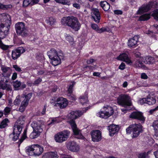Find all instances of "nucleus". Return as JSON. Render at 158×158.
<instances>
[{"instance_id":"obj_55","label":"nucleus","mask_w":158,"mask_h":158,"mask_svg":"<svg viewBox=\"0 0 158 158\" xmlns=\"http://www.w3.org/2000/svg\"><path fill=\"white\" fill-rule=\"evenodd\" d=\"M141 78L143 79H146L148 78V77L146 73H143L141 75Z\"/></svg>"},{"instance_id":"obj_50","label":"nucleus","mask_w":158,"mask_h":158,"mask_svg":"<svg viewBox=\"0 0 158 158\" xmlns=\"http://www.w3.org/2000/svg\"><path fill=\"white\" fill-rule=\"evenodd\" d=\"M139 158H148V155L146 153H140L138 156Z\"/></svg>"},{"instance_id":"obj_11","label":"nucleus","mask_w":158,"mask_h":158,"mask_svg":"<svg viewBox=\"0 0 158 158\" xmlns=\"http://www.w3.org/2000/svg\"><path fill=\"white\" fill-rule=\"evenodd\" d=\"M23 126L18 124L17 123L14 125L13 133L10 135V137L12 138L14 141H15L19 138V135L22 131Z\"/></svg>"},{"instance_id":"obj_22","label":"nucleus","mask_w":158,"mask_h":158,"mask_svg":"<svg viewBox=\"0 0 158 158\" xmlns=\"http://www.w3.org/2000/svg\"><path fill=\"white\" fill-rule=\"evenodd\" d=\"M67 148L73 152H77L79 149V147L76 143L74 141L69 142L67 143Z\"/></svg>"},{"instance_id":"obj_51","label":"nucleus","mask_w":158,"mask_h":158,"mask_svg":"<svg viewBox=\"0 0 158 158\" xmlns=\"http://www.w3.org/2000/svg\"><path fill=\"white\" fill-rule=\"evenodd\" d=\"M29 5H31V2H30L29 0H24L23 1V5L24 6L26 7Z\"/></svg>"},{"instance_id":"obj_24","label":"nucleus","mask_w":158,"mask_h":158,"mask_svg":"<svg viewBox=\"0 0 158 158\" xmlns=\"http://www.w3.org/2000/svg\"><path fill=\"white\" fill-rule=\"evenodd\" d=\"M138 41V38L136 36H134L130 39L128 42V45L130 47H133L135 46Z\"/></svg>"},{"instance_id":"obj_13","label":"nucleus","mask_w":158,"mask_h":158,"mask_svg":"<svg viewBox=\"0 0 158 158\" xmlns=\"http://www.w3.org/2000/svg\"><path fill=\"white\" fill-rule=\"evenodd\" d=\"M156 102V100L155 98L152 97H151L150 96H148L146 98H144L139 100V103L141 104L146 103L149 105H151L155 104Z\"/></svg>"},{"instance_id":"obj_42","label":"nucleus","mask_w":158,"mask_h":158,"mask_svg":"<svg viewBox=\"0 0 158 158\" xmlns=\"http://www.w3.org/2000/svg\"><path fill=\"white\" fill-rule=\"evenodd\" d=\"M25 116H21L19 117V119L17 121L18 124H20L22 126L24 124V122L25 120Z\"/></svg>"},{"instance_id":"obj_18","label":"nucleus","mask_w":158,"mask_h":158,"mask_svg":"<svg viewBox=\"0 0 158 158\" xmlns=\"http://www.w3.org/2000/svg\"><path fill=\"white\" fill-rule=\"evenodd\" d=\"M91 135L92 140L94 142H98L101 139V133L99 130L93 131L91 133Z\"/></svg>"},{"instance_id":"obj_39","label":"nucleus","mask_w":158,"mask_h":158,"mask_svg":"<svg viewBox=\"0 0 158 158\" xmlns=\"http://www.w3.org/2000/svg\"><path fill=\"white\" fill-rule=\"evenodd\" d=\"M57 3L62 4L64 5H68L69 6L70 3L69 0H55Z\"/></svg>"},{"instance_id":"obj_14","label":"nucleus","mask_w":158,"mask_h":158,"mask_svg":"<svg viewBox=\"0 0 158 158\" xmlns=\"http://www.w3.org/2000/svg\"><path fill=\"white\" fill-rule=\"evenodd\" d=\"M0 19L1 23H4V26L10 27V17L9 15L6 13H3L0 15Z\"/></svg>"},{"instance_id":"obj_5","label":"nucleus","mask_w":158,"mask_h":158,"mask_svg":"<svg viewBox=\"0 0 158 158\" xmlns=\"http://www.w3.org/2000/svg\"><path fill=\"white\" fill-rule=\"evenodd\" d=\"M102 110V111L99 112L97 114L98 117L102 118H107L112 115L114 113L113 108L108 105L104 106Z\"/></svg>"},{"instance_id":"obj_17","label":"nucleus","mask_w":158,"mask_h":158,"mask_svg":"<svg viewBox=\"0 0 158 158\" xmlns=\"http://www.w3.org/2000/svg\"><path fill=\"white\" fill-rule=\"evenodd\" d=\"M91 10V15L92 18L95 22L99 23L101 19L99 10L96 8H93Z\"/></svg>"},{"instance_id":"obj_33","label":"nucleus","mask_w":158,"mask_h":158,"mask_svg":"<svg viewBox=\"0 0 158 158\" xmlns=\"http://www.w3.org/2000/svg\"><path fill=\"white\" fill-rule=\"evenodd\" d=\"M62 119L60 117H58L53 118L50 123H48V125H50L52 124H54L61 122Z\"/></svg>"},{"instance_id":"obj_30","label":"nucleus","mask_w":158,"mask_h":158,"mask_svg":"<svg viewBox=\"0 0 158 158\" xmlns=\"http://www.w3.org/2000/svg\"><path fill=\"white\" fill-rule=\"evenodd\" d=\"M47 54L50 59L59 56L56 50L54 49H51L48 52Z\"/></svg>"},{"instance_id":"obj_35","label":"nucleus","mask_w":158,"mask_h":158,"mask_svg":"<svg viewBox=\"0 0 158 158\" xmlns=\"http://www.w3.org/2000/svg\"><path fill=\"white\" fill-rule=\"evenodd\" d=\"M152 126L155 131V135L156 136L158 137V120L154 122L152 124Z\"/></svg>"},{"instance_id":"obj_9","label":"nucleus","mask_w":158,"mask_h":158,"mask_svg":"<svg viewBox=\"0 0 158 158\" xmlns=\"http://www.w3.org/2000/svg\"><path fill=\"white\" fill-rule=\"evenodd\" d=\"M70 135L68 130H64L58 132L54 136V139L57 143H62L67 140Z\"/></svg>"},{"instance_id":"obj_38","label":"nucleus","mask_w":158,"mask_h":158,"mask_svg":"<svg viewBox=\"0 0 158 158\" xmlns=\"http://www.w3.org/2000/svg\"><path fill=\"white\" fill-rule=\"evenodd\" d=\"M9 123L8 119L7 118L4 119L1 122L0 124V128L2 129L6 127L8 125V123Z\"/></svg>"},{"instance_id":"obj_47","label":"nucleus","mask_w":158,"mask_h":158,"mask_svg":"<svg viewBox=\"0 0 158 158\" xmlns=\"http://www.w3.org/2000/svg\"><path fill=\"white\" fill-rule=\"evenodd\" d=\"M72 84L69 87L68 90V92L69 93V94H71L72 92V89L73 88V85L75 84V82H72Z\"/></svg>"},{"instance_id":"obj_31","label":"nucleus","mask_w":158,"mask_h":158,"mask_svg":"<svg viewBox=\"0 0 158 158\" xmlns=\"http://www.w3.org/2000/svg\"><path fill=\"white\" fill-rule=\"evenodd\" d=\"M100 5L104 11H107L110 9V5L106 1H102L101 2Z\"/></svg>"},{"instance_id":"obj_53","label":"nucleus","mask_w":158,"mask_h":158,"mask_svg":"<svg viewBox=\"0 0 158 158\" xmlns=\"http://www.w3.org/2000/svg\"><path fill=\"white\" fill-rule=\"evenodd\" d=\"M13 68L17 72H20L22 71L21 68L17 65H14L13 66Z\"/></svg>"},{"instance_id":"obj_36","label":"nucleus","mask_w":158,"mask_h":158,"mask_svg":"<svg viewBox=\"0 0 158 158\" xmlns=\"http://www.w3.org/2000/svg\"><path fill=\"white\" fill-rule=\"evenodd\" d=\"M41 132L38 131H37L33 130V131L31 133L30 135V137L31 139L36 138L40 135Z\"/></svg>"},{"instance_id":"obj_59","label":"nucleus","mask_w":158,"mask_h":158,"mask_svg":"<svg viewBox=\"0 0 158 158\" xmlns=\"http://www.w3.org/2000/svg\"><path fill=\"white\" fill-rule=\"evenodd\" d=\"M106 31V29L104 28H102L100 29L98 28L97 32L98 33H101Z\"/></svg>"},{"instance_id":"obj_60","label":"nucleus","mask_w":158,"mask_h":158,"mask_svg":"<svg viewBox=\"0 0 158 158\" xmlns=\"http://www.w3.org/2000/svg\"><path fill=\"white\" fill-rule=\"evenodd\" d=\"M119 69L121 70H123L125 68V64L123 63H122L119 66Z\"/></svg>"},{"instance_id":"obj_57","label":"nucleus","mask_w":158,"mask_h":158,"mask_svg":"<svg viewBox=\"0 0 158 158\" xmlns=\"http://www.w3.org/2000/svg\"><path fill=\"white\" fill-rule=\"evenodd\" d=\"M39 2V0H31V5L32 6L37 4Z\"/></svg>"},{"instance_id":"obj_20","label":"nucleus","mask_w":158,"mask_h":158,"mask_svg":"<svg viewBox=\"0 0 158 158\" xmlns=\"http://www.w3.org/2000/svg\"><path fill=\"white\" fill-rule=\"evenodd\" d=\"M116 59L118 60L123 61L127 64L131 65L132 63L128 55L126 53H123L118 56Z\"/></svg>"},{"instance_id":"obj_61","label":"nucleus","mask_w":158,"mask_h":158,"mask_svg":"<svg viewBox=\"0 0 158 158\" xmlns=\"http://www.w3.org/2000/svg\"><path fill=\"white\" fill-rule=\"evenodd\" d=\"M115 14L117 15H121L122 14V12L121 10H115L114 11Z\"/></svg>"},{"instance_id":"obj_15","label":"nucleus","mask_w":158,"mask_h":158,"mask_svg":"<svg viewBox=\"0 0 158 158\" xmlns=\"http://www.w3.org/2000/svg\"><path fill=\"white\" fill-rule=\"evenodd\" d=\"M25 51V49L22 47L18 48L12 52V57L13 60H15L19 57L20 55Z\"/></svg>"},{"instance_id":"obj_26","label":"nucleus","mask_w":158,"mask_h":158,"mask_svg":"<svg viewBox=\"0 0 158 158\" xmlns=\"http://www.w3.org/2000/svg\"><path fill=\"white\" fill-rule=\"evenodd\" d=\"M62 57L60 56H56L51 59V63L54 66H57L60 64L61 62V59Z\"/></svg>"},{"instance_id":"obj_46","label":"nucleus","mask_w":158,"mask_h":158,"mask_svg":"<svg viewBox=\"0 0 158 158\" xmlns=\"http://www.w3.org/2000/svg\"><path fill=\"white\" fill-rule=\"evenodd\" d=\"M26 134L27 130H25L24 131L22 137L21 139L19 140L20 143H22L23 141L26 138Z\"/></svg>"},{"instance_id":"obj_44","label":"nucleus","mask_w":158,"mask_h":158,"mask_svg":"<svg viewBox=\"0 0 158 158\" xmlns=\"http://www.w3.org/2000/svg\"><path fill=\"white\" fill-rule=\"evenodd\" d=\"M13 85L15 90L19 89V87L21 85V83L20 81H16L14 82Z\"/></svg>"},{"instance_id":"obj_64","label":"nucleus","mask_w":158,"mask_h":158,"mask_svg":"<svg viewBox=\"0 0 158 158\" xmlns=\"http://www.w3.org/2000/svg\"><path fill=\"white\" fill-rule=\"evenodd\" d=\"M73 6L74 7L76 8L77 9H79L80 7V5L79 4H78L76 3L73 4Z\"/></svg>"},{"instance_id":"obj_10","label":"nucleus","mask_w":158,"mask_h":158,"mask_svg":"<svg viewBox=\"0 0 158 158\" xmlns=\"http://www.w3.org/2000/svg\"><path fill=\"white\" fill-rule=\"evenodd\" d=\"M156 7L157 3L155 0L153 2H150L148 4H143L140 7L137 12V14L138 15H141L148 12L151 8H156Z\"/></svg>"},{"instance_id":"obj_56","label":"nucleus","mask_w":158,"mask_h":158,"mask_svg":"<svg viewBox=\"0 0 158 158\" xmlns=\"http://www.w3.org/2000/svg\"><path fill=\"white\" fill-rule=\"evenodd\" d=\"M42 81V79L40 78H38L34 82V84L35 85H38Z\"/></svg>"},{"instance_id":"obj_4","label":"nucleus","mask_w":158,"mask_h":158,"mask_svg":"<svg viewBox=\"0 0 158 158\" xmlns=\"http://www.w3.org/2000/svg\"><path fill=\"white\" fill-rule=\"evenodd\" d=\"M43 148L38 144H33L26 148V152L29 156H38L43 152Z\"/></svg>"},{"instance_id":"obj_8","label":"nucleus","mask_w":158,"mask_h":158,"mask_svg":"<svg viewBox=\"0 0 158 158\" xmlns=\"http://www.w3.org/2000/svg\"><path fill=\"white\" fill-rule=\"evenodd\" d=\"M15 28L16 32L18 35L23 37H26L28 36V31L25 24L22 22H19L16 24Z\"/></svg>"},{"instance_id":"obj_54","label":"nucleus","mask_w":158,"mask_h":158,"mask_svg":"<svg viewBox=\"0 0 158 158\" xmlns=\"http://www.w3.org/2000/svg\"><path fill=\"white\" fill-rule=\"evenodd\" d=\"M91 28L94 29V30H95L96 31H97V30L98 29V25L96 24L93 23L92 24H91Z\"/></svg>"},{"instance_id":"obj_63","label":"nucleus","mask_w":158,"mask_h":158,"mask_svg":"<svg viewBox=\"0 0 158 158\" xmlns=\"http://www.w3.org/2000/svg\"><path fill=\"white\" fill-rule=\"evenodd\" d=\"M95 61V60L94 59H89L87 61V63L88 64H90L91 63H93Z\"/></svg>"},{"instance_id":"obj_43","label":"nucleus","mask_w":158,"mask_h":158,"mask_svg":"<svg viewBox=\"0 0 158 158\" xmlns=\"http://www.w3.org/2000/svg\"><path fill=\"white\" fill-rule=\"evenodd\" d=\"M151 15L155 19L158 21V9L154 10L151 14Z\"/></svg>"},{"instance_id":"obj_27","label":"nucleus","mask_w":158,"mask_h":158,"mask_svg":"<svg viewBox=\"0 0 158 158\" xmlns=\"http://www.w3.org/2000/svg\"><path fill=\"white\" fill-rule=\"evenodd\" d=\"M58 157L56 152H50L45 153L43 156L42 158H56Z\"/></svg>"},{"instance_id":"obj_2","label":"nucleus","mask_w":158,"mask_h":158,"mask_svg":"<svg viewBox=\"0 0 158 158\" xmlns=\"http://www.w3.org/2000/svg\"><path fill=\"white\" fill-rule=\"evenodd\" d=\"M61 23L63 25L70 27L75 31H78L81 27L77 19L72 16L63 17L61 19Z\"/></svg>"},{"instance_id":"obj_1","label":"nucleus","mask_w":158,"mask_h":158,"mask_svg":"<svg viewBox=\"0 0 158 158\" xmlns=\"http://www.w3.org/2000/svg\"><path fill=\"white\" fill-rule=\"evenodd\" d=\"M90 107L88 106L83 110V111H71L68 115L69 118H70V120L68 121V123L71 125L72 129L73 130V134L77 136L76 137L79 139H83L84 137L83 136L81 135L80 131L79 130L77 127L75 123V121L73 120L77 118L80 117L87 110L90 109Z\"/></svg>"},{"instance_id":"obj_16","label":"nucleus","mask_w":158,"mask_h":158,"mask_svg":"<svg viewBox=\"0 0 158 158\" xmlns=\"http://www.w3.org/2000/svg\"><path fill=\"white\" fill-rule=\"evenodd\" d=\"M10 27L4 26V23H1L0 27V39L5 38L8 34Z\"/></svg>"},{"instance_id":"obj_58","label":"nucleus","mask_w":158,"mask_h":158,"mask_svg":"<svg viewBox=\"0 0 158 158\" xmlns=\"http://www.w3.org/2000/svg\"><path fill=\"white\" fill-rule=\"evenodd\" d=\"M26 108V107L21 105L19 108V111L21 112H23L24 111Z\"/></svg>"},{"instance_id":"obj_25","label":"nucleus","mask_w":158,"mask_h":158,"mask_svg":"<svg viewBox=\"0 0 158 158\" xmlns=\"http://www.w3.org/2000/svg\"><path fill=\"white\" fill-rule=\"evenodd\" d=\"M32 96V93H30L25 96L24 97H22L23 100H22L23 101L21 105L26 107L28 105L29 100L31 97Z\"/></svg>"},{"instance_id":"obj_3","label":"nucleus","mask_w":158,"mask_h":158,"mask_svg":"<svg viewBox=\"0 0 158 158\" xmlns=\"http://www.w3.org/2000/svg\"><path fill=\"white\" fill-rule=\"evenodd\" d=\"M117 100V102L119 105L125 108H127L128 106H131L132 104L130 98L127 94L120 95L118 97ZM130 109L129 108H123L121 109V110L124 113H125L127 110Z\"/></svg>"},{"instance_id":"obj_40","label":"nucleus","mask_w":158,"mask_h":158,"mask_svg":"<svg viewBox=\"0 0 158 158\" xmlns=\"http://www.w3.org/2000/svg\"><path fill=\"white\" fill-rule=\"evenodd\" d=\"M45 21L46 23L52 26L56 22V20L53 18L51 17L47 19Z\"/></svg>"},{"instance_id":"obj_52","label":"nucleus","mask_w":158,"mask_h":158,"mask_svg":"<svg viewBox=\"0 0 158 158\" xmlns=\"http://www.w3.org/2000/svg\"><path fill=\"white\" fill-rule=\"evenodd\" d=\"M66 40L69 42H72L73 40V37L69 35H67L66 37Z\"/></svg>"},{"instance_id":"obj_49","label":"nucleus","mask_w":158,"mask_h":158,"mask_svg":"<svg viewBox=\"0 0 158 158\" xmlns=\"http://www.w3.org/2000/svg\"><path fill=\"white\" fill-rule=\"evenodd\" d=\"M11 108L8 107H6L4 110V115H6L8 114L11 110Z\"/></svg>"},{"instance_id":"obj_28","label":"nucleus","mask_w":158,"mask_h":158,"mask_svg":"<svg viewBox=\"0 0 158 158\" xmlns=\"http://www.w3.org/2000/svg\"><path fill=\"white\" fill-rule=\"evenodd\" d=\"M79 102L83 106H87L89 104V101L86 95H82L80 97Z\"/></svg>"},{"instance_id":"obj_7","label":"nucleus","mask_w":158,"mask_h":158,"mask_svg":"<svg viewBox=\"0 0 158 158\" xmlns=\"http://www.w3.org/2000/svg\"><path fill=\"white\" fill-rule=\"evenodd\" d=\"M51 104L56 107H59L63 109L66 107L68 105V101L66 99L62 97L53 99L51 102Z\"/></svg>"},{"instance_id":"obj_45","label":"nucleus","mask_w":158,"mask_h":158,"mask_svg":"<svg viewBox=\"0 0 158 158\" xmlns=\"http://www.w3.org/2000/svg\"><path fill=\"white\" fill-rule=\"evenodd\" d=\"M8 47L9 46L8 45H4L0 40V48L2 49L5 50L7 49Z\"/></svg>"},{"instance_id":"obj_6","label":"nucleus","mask_w":158,"mask_h":158,"mask_svg":"<svg viewBox=\"0 0 158 158\" xmlns=\"http://www.w3.org/2000/svg\"><path fill=\"white\" fill-rule=\"evenodd\" d=\"M126 132L129 133L131 131L132 133V137L135 138L142 132L143 130L142 126L140 124H133L130 126L126 130Z\"/></svg>"},{"instance_id":"obj_32","label":"nucleus","mask_w":158,"mask_h":158,"mask_svg":"<svg viewBox=\"0 0 158 158\" xmlns=\"http://www.w3.org/2000/svg\"><path fill=\"white\" fill-rule=\"evenodd\" d=\"M0 89L9 90L10 89V88L8 85L4 82L3 81L1 80L0 81Z\"/></svg>"},{"instance_id":"obj_29","label":"nucleus","mask_w":158,"mask_h":158,"mask_svg":"<svg viewBox=\"0 0 158 158\" xmlns=\"http://www.w3.org/2000/svg\"><path fill=\"white\" fill-rule=\"evenodd\" d=\"M143 62L145 64H152L155 62L154 58L151 56H148L143 58Z\"/></svg>"},{"instance_id":"obj_62","label":"nucleus","mask_w":158,"mask_h":158,"mask_svg":"<svg viewBox=\"0 0 158 158\" xmlns=\"http://www.w3.org/2000/svg\"><path fill=\"white\" fill-rule=\"evenodd\" d=\"M17 73H16L15 72L13 74L12 76V79L13 80H15V79H16V78L17 77Z\"/></svg>"},{"instance_id":"obj_48","label":"nucleus","mask_w":158,"mask_h":158,"mask_svg":"<svg viewBox=\"0 0 158 158\" xmlns=\"http://www.w3.org/2000/svg\"><path fill=\"white\" fill-rule=\"evenodd\" d=\"M12 6L10 5H5L0 3V9H6L8 8L11 7Z\"/></svg>"},{"instance_id":"obj_19","label":"nucleus","mask_w":158,"mask_h":158,"mask_svg":"<svg viewBox=\"0 0 158 158\" xmlns=\"http://www.w3.org/2000/svg\"><path fill=\"white\" fill-rule=\"evenodd\" d=\"M130 118L136 119L144 122L145 118L143 115L142 113L140 112H134L132 113L129 116Z\"/></svg>"},{"instance_id":"obj_34","label":"nucleus","mask_w":158,"mask_h":158,"mask_svg":"<svg viewBox=\"0 0 158 158\" xmlns=\"http://www.w3.org/2000/svg\"><path fill=\"white\" fill-rule=\"evenodd\" d=\"M142 61H143V58L140 57V59L136 60L135 63V65L136 67L144 68L145 66L143 64Z\"/></svg>"},{"instance_id":"obj_37","label":"nucleus","mask_w":158,"mask_h":158,"mask_svg":"<svg viewBox=\"0 0 158 158\" xmlns=\"http://www.w3.org/2000/svg\"><path fill=\"white\" fill-rule=\"evenodd\" d=\"M150 14L147 13L141 15L139 18L140 21H144L149 19L150 18Z\"/></svg>"},{"instance_id":"obj_23","label":"nucleus","mask_w":158,"mask_h":158,"mask_svg":"<svg viewBox=\"0 0 158 158\" xmlns=\"http://www.w3.org/2000/svg\"><path fill=\"white\" fill-rule=\"evenodd\" d=\"M1 69L2 75L5 77H9L12 72V70L10 67L5 66H1Z\"/></svg>"},{"instance_id":"obj_41","label":"nucleus","mask_w":158,"mask_h":158,"mask_svg":"<svg viewBox=\"0 0 158 158\" xmlns=\"http://www.w3.org/2000/svg\"><path fill=\"white\" fill-rule=\"evenodd\" d=\"M22 100V97H21L19 95H18L14 102V104L15 105H19Z\"/></svg>"},{"instance_id":"obj_12","label":"nucleus","mask_w":158,"mask_h":158,"mask_svg":"<svg viewBox=\"0 0 158 158\" xmlns=\"http://www.w3.org/2000/svg\"><path fill=\"white\" fill-rule=\"evenodd\" d=\"M44 123L41 121H34L31 124V127L34 131L42 132L43 131Z\"/></svg>"},{"instance_id":"obj_21","label":"nucleus","mask_w":158,"mask_h":158,"mask_svg":"<svg viewBox=\"0 0 158 158\" xmlns=\"http://www.w3.org/2000/svg\"><path fill=\"white\" fill-rule=\"evenodd\" d=\"M119 127L118 125L112 124L108 127L109 135L111 136H113L117 133L119 130Z\"/></svg>"}]
</instances>
